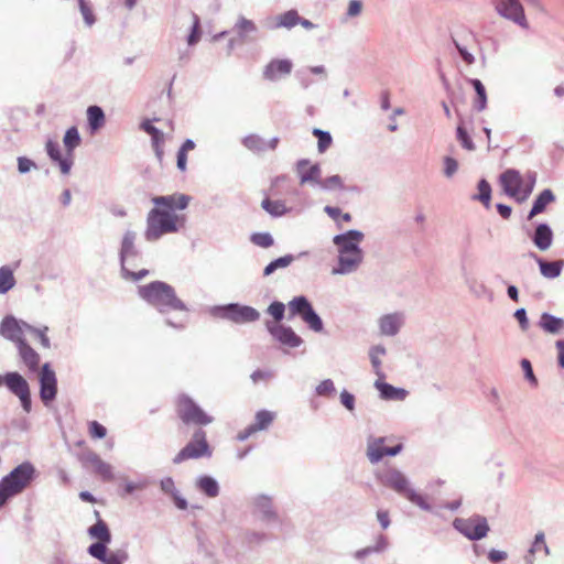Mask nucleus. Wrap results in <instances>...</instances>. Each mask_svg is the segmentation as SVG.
Here are the masks:
<instances>
[{
	"instance_id": "1",
	"label": "nucleus",
	"mask_w": 564,
	"mask_h": 564,
	"mask_svg": "<svg viewBox=\"0 0 564 564\" xmlns=\"http://www.w3.org/2000/svg\"><path fill=\"white\" fill-rule=\"evenodd\" d=\"M138 295L148 305L165 317V324L175 329H184L188 322V307L177 297L174 288L162 281H153L138 286Z\"/></svg>"
},
{
	"instance_id": "2",
	"label": "nucleus",
	"mask_w": 564,
	"mask_h": 564,
	"mask_svg": "<svg viewBox=\"0 0 564 564\" xmlns=\"http://www.w3.org/2000/svg\"><path fill=\"white\" fill-rule=\"evenodd\" d=\"M152 202L156 205L147 216V228L144 238L149 242H154L167 234L178 231L183 217L175 210H183L189 203V197L184 194L156 196Z\"/></svg>"
},
{
	"instance_id": "3",
	"label": "nucleus",
	"mask_w": 564,
	"mask_h": 564,
	"mask_svg": "<svg viewBox=\"0 0 564 564\" xmlns=\"http://www.w3.org/2000/svg\"><path fill=\"white\" fill-rule=\"evenodd\" d=\"M376 477L382 486L406 498L410 502L414 503L422 510H432V507L426 501L425 497L412 488L409 477L401 469L394 466H388L377 473Z\"/></svg>"
},
{
	"instance_id": "4",
	"label": "nucleus",
	"mask_w": 564,
	"mask_h": 564,
	"mask_svg": "<svg viewBox=\"0 0 564 564\" xmlns=\"http://www.w3.org/2000/svg\"><path fill=\"white\" fill-rule=\"evenodd\" d=\"M36 468L30 462H23L0 480V508L26 489L36 477Z\"/></svg>"
},
{
	"instance_id": "5",
	"label": "nucleus",
	"mask_w": 564,
	"mask_h": 564,
	"mask_svg": "<svg viewBox=\"0 0 564 564\" xmlns=\"http://www.w3.org/2000/svg\"><path fill=\"white\" fill-rule=\"evenodd\" d=\"M253 516L269 528H281L282 518L274 505L273 497L258 494L251 498Z\"/></svg>"
},
{
	"instance_id": "6",
	"label": "nucleus",
	"mask_w": 564,
	"mask_h": 564,
	"mask_svg": "<svg viewBox=\"0 0 564 564\" xmlns=\"http://www.w3.org/2000/svg\"><path fill=\"white\" fill-rule=\"evenodd\" d=\"M290 316H300L302 321L315 333H321L324 328L323 321L314 311L310 301L303 296H295L288 303Z\"/></svg>"
},
{
	"instance_id": "7",
	"label": "nucleus",
	"mask_w": 564,
	"mask_h": 564,
	"mask_svg": "<svg viewBox=\"0 0 564 564\" xmlns=\"http://www.w3.org/2000/svg\"><path fill=\"white\" fill-rule=\"evenodd\" d=\"M137 232L127 229L121 238L119 259L121 272H128V268H137L142 260L141 251L137 247Z\"/></svg>"
},
{
	"instance_id": "8",
	"label": "nucleus",
	"mask_w": 564,
	"mask_h": 564,
	"mask_svg": "<svg viewBox=\"0 0 564 564\" xmlns=\"http://www.w3.org/2000/svg\"><path fill=\"white\" fill-rule=\"evenodd\" d=\"M177 414L185 424L208 425L214 421L213 416L186 395L178 398Z\"/></svg>"
},
{
	"instance_id": "9",
	"label": "nucleus",
	"mask_w": 564,
	"mask_h": 564,
	"mask_svg": "<svg viewBox=\"0 0 564 564\" xmlns=\"http://www.w3.org/2000/svg\"><path fill=\"white\" fill-rule=\"evenodd\" d=\"M214 314L237 324L256 322L260 317V313L256 308L237 303L216 306Z\"/></svg>"
},
{
	"instance_id": "10",
	"label": "nucleus",
	"mask_w": 564,
	"mask_h": 564,
	"mask_svg": "<svg viewBox=\"0 0 564 564\" xmlns=\"http://www.w3.org/2000/svg\"><path fill=\"white\" fill-rule=\"evenodd\" d=\"M453 525L470 541L481 540L489 532L487 519L479 514H475L467 519L456 518Z\"/></svg>"
},
{
	"instance_id": "11",
	"label": "nucleus",
	"mask_w": 564,
	"mask_h": 564,
	"mask_svg": "<svg viewBox=\"0 0 564 564\" xmlns=\"http://www.w3.org/2000/svg\"><path fill=\"white\" fill-rule=\"evenodd\" d=\"M212 451L206 440V433L199 429L193 434L192 441L173 458V463L180 464L187 459H196L203 456L209 457Z\"/></svg>"
},
{
	"instance_id": "12",
	"label": "nucleus",
	"mask_w": 564,
	"mask_h": 564,
	"mask_svg": "<svg viewBox=\"0 0 564 564\" xmlns=\"http://www.w3.org/2000/svg\"><path fill=\"white\" fill-rule=\"evenodd\" d=\"M365 253H352L337 251L336 263L333 265L332 275H351L356 273L362 265Z\"/></svg>"
},
{
	"instance_id": "13",
	"label": "nucleus",
	"mask_w": 564,
	"mask_h": 564,
	"mask_svg": "<svg viewBox=\"0 0 564 564\" xmlns=\"http://www.w3.org/2000/svg\"><path fill=\"white\" fill-rule=\"evenodd\" d=\"M6 386L19 398L23 410L26 413L31 412L32 401L28 381L19 372H8L6 373Z\"/></svg>"
},
{
	"instance_id": "14",
	"label": "nucleus",
	"mask_w": 564,
	"mask_h": 564,
	"mask_svg": "<svg viewBox=\"0 0 564 564\" xmlns=\"http://www.w3.org/2000/svg\"><path fill=\"white\" fill-rule=\"evenodd\" d=\"M30 324L18 319L14 316H6L0 324V335L19 346L25 341V334L29 333Z\"/></svg>"
},
{
	"instance_id": "15",
	"label": "nucleus",
	"mask_w": 564,
	"mask_h": 564,
	"mask_svg": "<svg viewBox=\"0 0 564 564\" xmlns=\"http://www.w3.org/2000/svg\"><path fill=\"white\" fill-rule=\"evenodd\" d=\"M40 397L45 405L52 402L57 394V378L48 362L44 364L39 372Z\"/></svg>"
},
{
	"instance_id": "16",
	"label": "nucleus",
	"mask_w": 564,
	"mask_h": 564,
	"mask_svg": "<svg viewBox=\"0 0 564 564\" xmlns=\"http://www.w3.org/2000/svg\"><path fill=\"white\" fill-rule=\"evenodd\" d=\"M365 234L357 229H350L333 237V245L336 251L365 253L360 247Z\"/></svg>"
},
{
	"instance_id": "17",
	"label": "nucleus",
	"mask_w": 564,
	"mask_h": 564,
	"mask_svg": "<svg viewBox=\"0 0 564 564\" xmlns=\"http://www.w3.org/2000/svg\"><path fill=\"white\" fill-rule=\"evenodd\" d=\"M265 327L271 336L285 347L296 348L303 344V339L290 326L267 322Z\"/></svg>"
},
{
	"instance_id": "18",
	"label": "nucleus",
	"mask_w": 564,
	"mask_h": 564,
	"mask_svg": "<svg viewBox=\"0 0 564 564\" xmlns=\"http://www.w3.org/2000/svg\"><path fill=\"white\" fill-rule=\"evenodd\" d=\"M405 324V314L401 311L382 314L377 319L378 329L381 336H397Z\"/></svg>"
},
{
	"instance_id": "19",
	"label": "nucleus",
	"mask_w": 564,
	"mask_h": 564,
	"mask_svg": "<svg viewBox=\"0 0 564 564\" xmlns=\"http://www.w3.org/2000/svg\"><path fill=\"white\" fill-rule=\"evenodd\" d=\"M500 183L505 193L522 203L521 194L523 193L524 178L520 172L514 169H509L500 175Z\"/></svg>"
},
{
	"instance_id": "20",
	"label": "nucleus",
	"mask_w": 564,
	"mask_h": 564,
	"mask_svg": "<svg viewBox=\"0 0 564 564\" xmlns=\"http://www.w3.org/2000/svg\"><path fill=\"white\" fill-rule=\"evenodd\" d=\"M276 413L269 410H260L254 415V422L237 435L238 441L243 442L257 432L265 431L273 423Z\"/></svg>"
},
{
	"instance_id": "21",
	"label": "nucleus",
	"mask_w": 564,
	"mask_h": 564,
	"mask_svg": "<svg viewBox=\"0 0 564 564\" xmlns=\"http://www.w3.org/2000/svg\"><path fill=\"white\" fill-rule=\"evenodd\" d=\"M496 10L501 17L513 21L522 28H528L523 7L518 0H499Z\"/></svg>"
},
{
	"instance_id": "22",
	"label": "nucleus",
	"mask_w": 564,
	"mask_h": 564,
	"mask_svg": "<svg viewBox=\"0 0 564 564\" xmlns=\"http://www.w3.org/2000/svg\"><path fill=\"white\" fill-rule=\"evenodd\" d=\"M296 173L301 185L310 184L318 187L322 178V169L318 163L311 164L310 160L302 159L296 163Z\"/></svg>"
},
{
	"instance_id": "23",
	"label": "nucleus",
	"mask_w": 564,
	"mask_h": 564,
	"mask_svg": "<svg viewBox=\"0 0 564 564\" xmlns=\"http://www.w3.org/2000/svg\"><path fill=\"white\" fill-rule=\"evenodd\" d=\"M45 150L51 161L58 166L61 173L68 175L74 164L73 158L67 152L63 155L58 142L52 139L45 142Z\"/></svg>"
},
{
	"instance_id": "24",
	"label": "nucleus",
	"mask_w": 564,
	"mask_h": 564,
	"mask_svg": "<svg viewBox=\"0 0 564 564\" xmlns=\"http://www.w3.org/2000/svg\"><path fill=\"white\" fill-rule=\"evenodd\" d=\"M293 63L288 58L271 59L263 68V78L269 82H278L291 74Z\"/></svg>"
},
{
	"instance_id": "25",
	"label": "nucleus",
	"mask_w": 564,
	"mask_h": 564,
	"mask_svg": "<svg viewBox=\"0 0 564 564\" xmlns=\"http://www.w3.org/2000/svg\"><path fill=\"white\" fill-rule=\"evenodd\" d=\"M300 14L297 10L291 9L275 17H270L265 20V26L269 30L286 29L291 30L297 25Z\"/></svg>"
},
{
	"instance_id": "26",
	"label": "nucleus",
	"mask_w": 564,
	"mask_h": 564,
	"mask_svg": "<svg viewBox=\"0 0 564 564\" xmlns=\"http://www.w3.org/2000/svg\"><path fill=\"white\" fill-rule=\"evenodd\" d=\"M232 31L241 43H246L256 39L259 28L252 20L240 14L237 17Z\"/></svg>"
},
{
	"instance_id": "27",
	"label": "nucleus",
	"mask_w": 564,
	"mask_h": 564,
	"mask_svg": "<svg viewBox=\"0 0 564 564\" xmlns=\"http://www.w3.org/2000/svg\"><path fill=\"white\" fill-rule=\"evenodd\" d=\"M384 378H377L373 387L378 390L379 397L386 401H403L409 392L403 388H397L383 381Z\"/></svg>"
},
{
	"instance_id": "28",
	"label": "nucleus",
	"mask_w": 564,
	"mask_h": 564,
	"mask_svg": "<svg viewBox=\"0 0 564 564\" xmlns=\"http://www.w3.org/2000/svg\"><path fill=\"white\" fill-rule=\"evenodd\" d=\"M84 462L89 464L93 470L101 477L102 480L110 481L115 478L112 466L100 458L94 452H88L84 456Z\"/></svg>"
},
{
	"instance_id": "29",
	"label": "nucleus",
	"mask_w": 564,
	"mask_h": 564,
	"mask_svg": "<svg viewBox=\"0 0 564 564\" xmlns=\"http://www.w3.org/2000/svg\"><path fill=\"white\" fill-rule=\"evenodd\" d=\"M387 356V348L382 344H375L368 349V358L372 368V372L377 378H386L382 364L383 358Z\"/></svg>"
},
{
	"instance_id": "30",
	"label": "nucleus",
	"mask_w": 564,
	"mask_h": 564,
	"mask_svg": "<svg viewBox=\"0 0 564 564\" xmlns=\"http://www.w3.org/2000/svg\"><path fill=\"white\" fill-rule=\"evenodd\" d=\"M19 356L22 362L28 367V369L32 372L39 370L41 357L39 352L32 348L28 341H21L19 346H17Z\"/></svg>"
},
{
	"instance_id": "31",
	"label": "nucleus",
	"mask_w": 564,
	"mask_h": 564,
	"mask_svg": "<svg viewBox=\"0 0 564 564\" xmlns=\"http://www.w3.org/2000/svg\"><path fill=\"white\" fill-rule=\"evenodd\" d=\"M534 246L541 250L546 251L553 243V231L547 224H539L532 236Z\"/></svg>"
},
{
	"instance_id": "32",
	"label": "nucleus",
	"mask_w": 564,
	"mask_h": 564,
	"mask_svg": "<svg viewBox=\"0 0 564 564\" xmlns=\"http://www.w3.org/2000/svg\"><path fill=\"white\" fill-rule=\"evenodd\" d=\"M386 437H369L367 441V449L366 455L371 464H378L384 456L386 449L384 446Z\"/></svg>"
},
{
	"instance_id": "33",
	"label": "nucleus",
	"mask_w": 564,
	"mask_h": 564,
	"mask_svg": "<svg viewBox=\"0 0 564 564\" xmlns=\"http://www.w3.org/2000/svg\"><path fill=\"white\" fill-rule=\"evenodd\" d=\"M531 257L539 264L540 272L544 278L555 279V278L560 276V274L564 268V260H556V261L547 262L534 253H532Z\"/></svg>"
},
{
	"instance_id": "34",
	"label": "nucleus",
	"mask_w": 564,
	"mask_h": 564,
	"mask_svg": "<svg viewBox=\"0 0 564 564\" xmlns=\"http://www.w3.org/2000/svg\"><path fill=\"white\" fill-rule=\"evenodd\" d=\"M539 326L549 334H560L564 330V318L556 317L550 313H543L540 317Z\"/></svg>"
},
{
	"instance_id": "35",
	"label": "nucleus",
	"mask_w": 564,
	"mask_h": 564,
	"mask_svg": "<svg viewBox=\"0 0 564 564\" xmlns=\"http://www.w3.org/2000/svg\"><path fill=\"white\" fill-rule=\"evenodd\" d=\"M196 488L208 498H216L219 495L218 481L208 475L199 476L195 481Z\"/></svg>"
},
{
	"instance_id": "36",
	"label": "nucleus",
	"mask_w": 564,
	"mask_h": 564,
	"mask_svg": "<svg viewBox=\"0 0 564 564\" xmlns=\"http://www.w3.org/2000/svg\"><path fill=\"white\" fill-rule=\"evenodd\" d=\"M161 490L167 495H170L175 503V506L180 510H185L187 508V501L183 498L177 489L175 488L174 480L171 477H165L160 481Z\"/></svg>"
},
{
	"instance_id": "37",
	"label": "nucleus",
	"mask_w": 564,
	"mask_h": 564,
	"mask_svg": "<svg viewBox=\"0 0 564 564\" xmlns=\"http://www.w3.org/2000/svg\"><path fill=\"white\" fill-rule=\"evenodd\" d=\"M87 121L88 127L91 133L97 132L105 126L106 117L101 107L99 106H89L87 108Z\"/></svg>"
},
{
	"instance_id": "38",
	"label": "nucleus",
	"mask_w": 564,
	"mask_h": 564,
	"mask_svg": "<svg viewBox=\"0 0 564 564\" xmlns=\"http://www.w3.org/2000/svg\"><path fill=\"white\" fill-rule=\"evenodd\" d=\"M17 284L14 271L10 265L0 267V295L7 294Z\"/></svg>"
},
{
	"instance_id": "39",
	"label": "nucleus",
	"mask_w": 564,
	"mask_h": 564,
	"mask_svg": "<svg viewBox=\"0 0 564 564\" xmlns=\"http://www.w3.org/2000/svg\"><path fill=\"white\" fill-rule=\"evenodd\" d=\"M555 199L551 189H544L535 198L533 206L528 215V219H532L538 214L542 213L545 207Z\"/></svg>"
},
{
	"instance_id": "40",
	"label": "nucleus",
	"mask_w": 564,
	"mask_h": 564,
	"mask_svg": "<svg viewBox=\"0 0 564 564\" xmlns=\"http://www.w3.org/2000/svg\"><path fill=\"white\" fill-rule=\"evenodd\" d=\"M464 282L469 293L476 299H482L490 293L485 283L474 276L465 275Z\"/></svg>"
},
{
	"instance_id": "41",
	"label": "nucleus",
	"mask_w": 564,
	"mask_h": 564,
	"mask_svg": "<svg viewBox=\"0 0 564 564\" xmlns=\"http://www.w3.org/2000/svg\"><path fill=\"white\" fill-rule=\"evenodd\" d=\"M88 534L91 539L102 542H111V533L105 521L98 520L94 525L88 528Z\"/></svg>"
},
{
	"instance_id": "42",
	"label": "nucleus",
	"mask_w": 564,
	"mask_h": 564,
	"mask_svg": "<svg viewBox=\"0 0 564 564\" xmlns=\"http://www.w3.org/2000/svg\"><path fill=\"white\" fill-rule=\"evenodd\" d=\"M82 142L80 134L78 132V129L76 127H70L66 130L64 138H63V144L65 147L66 152L73 158L74 150L79 147Z\"/></svg>"
},
{
	"instance_id": "43",
	"label": "nucleus",
	"mask_w": 564,
	"mask_h": 564,
	"mask_svg": "<svg viewBox=\"0 0 564 564\" xmlns=\"http://www.w3.org/2000/svg\"><path fill=\"white\" fill-rule=\"evenodd\" d=\"M469 83L473 85L477 95V98L475 100V108L478 111L485 110L487 107V94L484 84L477 78L469 79Z\"/></svg>"
},
{
	"instance_id": "44",
	"label": "nucleus",
	"mask_w": 564,
	"mask_h": 564,
	"mask_svg": "<svg viewBox=\"0 0 564 564\" xmlns=\"http://www.w3.org/2000/svg\"><path fill=\"white\" fill-rule=\"evenodd\" d=\"M195 149V142L192 139H186L177 151V169L182 172L187 169V152Z\"/></svg>"
},
{
	"instance_id": "45",
	"label": "nucleus",
	"mask_w": 564,
	"mask_h": 564,
	"mask_svg": "<svg viewBox=\"0 0 564 564\" xmlns=\"http://www.w3.org/2000/svg\"><path fill=\"white\" fill-rule=\"evenodd\" d=\"M294 261V256L286 254L271 261L263 270V275L269 276L279 269L288 268Z\"/></svg>"
},
{
	"instance_id": "46",
	"label": "nucleus",
	"mask_w": 564,
	"mask_h": 564,
	"mask_svg": "<svg viewBox=\"0 0 564 564\" xmlns=\"http://www.w3.org/2000/svg\"><path fill=\"white\" fill-rule=\"evenodd\" d=\"M242 144L252 152H263L267 150V142L258 134H249L242 139Z\"/></svg>"
},
{
	"instance_id": "47",
	"label": "nucleus",
	"mask_w": 564,
	"mask_h": 564,
	"mask_svg": "<svg viewBox=\"0 0 564 564\" xmlns=\"http://www.w3.org/2000/svg\"><path fill=\"white\" fill-rule=\"evenodd\" d=\"M262 208L272 216H282L286 213V207L281 200H271L269 198L262 200Z\"/></svg>"
},
{
	"instance_id": "48",
	"label": "nucleus",
	"mask_w": 564,
	"mask_h": 564,
	"mask_svg": "<svg viewBox=\"0 0 564 564\" xmlns=\"http://www.w3.org/2000/svg\"><path fill=\"white\" fill-rule=\"evenodd\" d=\"M318 188L323 191H336V189H344V181L341 176L339 175H332L326 178H321V182L318 184Z\"/></svg>"
},
{
	"instance_id": "49",
	"label": "nucleus",
	"mask_w": 564,
	"mask_h": 564,
	"mask_svg": "<svg viewBox=\"0 0 564 564\" xmlns=\"http://www.w3.org/2000/svg\"><path fill=\"white\" fill-rule=\"evenodd\" d=\"M109 543L110 542L96 541L88 546L87 552L94 558L102 562L106 560L107 546Z\"/></svg>"
},
{
	"instance_id": "50",
	"label": "nucleus",
	"mask_w": 564,
	"mask_h": 564,
	"mask_svg": "<svg viewBox=\"0 0 564 564\" xmlns=\"http://www.w3.org/2000/svg\"><path fill=\"white\" fill-rule=\"evenodd\" d=\"M313 135L318 139L317 149L319 153H324L332 145L333 139L329 132L314 128Z\"/></svg>"
},
{
	"instance_id": "51",
	"label": "nucleus",
	"mask_w": 564,
	"mask_h": 564,
	"mask_svg": "<svg viewBox=\"0 0 564 564\" xmlns=\"http://www.w3.org/2000/svg\"><path fill=\"white\" fill-rule=\"evenodd\" d=\"M48 326L44 325L42 327H34L30 325L29 333L39 338L41 346L44 349H50L52 347L51 340L47 336Z\"/></svg>"
},
{
	"instance_id": "52",
	"label": "nucleus",
	"mask_w": 564,
	"mask_h": 564,
	"mask_svg": "<svg viewBox=\"0 0 564 564\" xmlns=\"http://www.w3.org/2000/svg\"><path fill=\"white\" fill-rule=\"evenodd\" d=\"M542 542V531L538 532L534 535V540L528 550V552L523 556V564H535V554L539 551V544Z\"/></svg>"
},
{
	"instance_id": "53",
	"label": "nucleus",
	"mask_w": 564,
	"mask_h": 564,
	"mask_svg": "<svg viewBox=\"0 0 564 564\" xmlns=\"http://www.w3.org/2000/svg\"><path fill=\"white\" fill-rule=\"evenodd\" d=\"M193 24L189 35L187 36V44L195 45L199 42L202 31H200V20L196 13H192Z\"/></svg>"
},
{
	"instance_id": "54",
	"label": "nucleus",
	"mask_w": 564,
	"mask_h": 564,
	"mask_svg": "<svg viewBox=\"0 0 564 564\" xmlns=\"http://www.w3.org/2000/svg\"><path fill=\"white\" fill-rule=\"evenodd\" d=\"M479 194L475 196V199H478L484 205L489 206L490 197H491V187L486 180H480L478 183Z\"/></svg>"
},
{
	"instance_id": "55",
	"label": "nucleus",
	"mask_w": 564,
	"mask_h": 564,
	"mask_svg": "<svg viewBox=\"0 0 564 564\" xmlns=\"http://www.w3.org/2000/svg\"><path fill=\"white\" fill-rule=\"evenodd\" d=\"M251 242L261 248H269L273 246V237L269 232H256L251 235Z\"/></svg>"
},
{
	"instance_id": "56",
	"label": "nucleus",
	"mask_w": 564,
	"mask_h": 564,
	"mask_svg": "<svg viewBox=\"0 0 564 564\" xmlns=\"http://www.w3.org/2000/svg\"><path fill=\"white\" fill-rule=\"evenodd\" d=\"M77 2H78L79 11L83 15L85 24L88 28L93 26L96 19H95V15L91 11L89 3L86 0H77Z\"/></svg>"
},
{
	"instance_id": "57",
	"label": "nucleus",
	"mask_w": 564,
	"mask_h": 564,
	"mask_svg": "<svg viewBox=\"0 0 564 564\" xmlns=\"http://www.w3.org/2000/svg\"><path fill=\"white\" fill-rule=\"evenodd\" d=\"M335 391V384L332 379H324L315 388V392L319 397H332Z\"/></svg>"
},
{
	"instance_id": "58",
	"label": "nucleus",
	"mask_w": 564,
	"mask_h": 564,
	"mask_svg": "<svg viewBox=\"0 0 564 564\" xmlns=\"http://www.w3.org/2000/svg\"><path fill=\"white\" fill-rule=\"evenodd\" d=\"M267 312L274 318L273 323H279L284 317L285 305L282 302L274 301L269 305Z\"/></svg>"
},
{
	"instance_id": "59",
	"label": "nucleus",
	"mask_w": 564,
	"mask_h": 564,
	"mask_svg": "<svg viewBox=\"0 0 564 564\" xmlns=\"http://www.w3.org/2000/svg\"><path fill=\"white\" fill-rule=\"evenodd\" d=\"M520 366H521V368L523 370L525 380L532 387H536L538 386V378L535 377V375L533 372V368H532L531 361L529 359L523 358L520 361Z\"/></svg>"
},
{
	"instance_id": "60",
	"label": "nucleus",
	"mask_w": 564,
	"mask_h": 564,
	"mask_svg": "<svg viewBox=\"0 0 564 564\" xmlns=\"http://www.w3.org/2000/svg\"><path fill=\"white\" fill-rule=\"evenodd\" d=\"M456 137L464 149H466L468 151L475 150V144H474L471 138L469 137L467 131L462 126L457 127Z\"/></svg>"
},
{
	"instance_id": "61",
	"label": "nucleus",
	"mask_w": 564,
	"mask_h": 564,
	"mask_svg": "<svg viewBox=\"0 0 564 564\" xmlns=\"http://www.w3.org/2000/svg\"><path fill=\"white\" fill-rule=\"evenodd\" d=\"M443 165H444L443 173H444V176L447 178L453 177L456 174V172L458 171V162H457V160H455L452 156H444Z\"/></svg>"
},
{
	"instance_id": "62",
	"label": "nucleus",
	"mask_w": 564,
	"mask_h": 564,
	"mask_svg": "<svg viewBox=\"0 0 564 564\" xmlns=\"http://www.w3.org/2000/svg\"><path fill=\"white\" fill-rule=\"evenodd\" d=\"M128 555L124 551L117 550L110 553H107L106 560L102 561L104 564H123Z\"/></svg>"
},
{
	"instance_id": "63",
	"label": "nucleus",
	"mask_w": 564,
	"mask_h": 564,
	"mask_svg": "<svg viewBox=\"0 0 564 564\" xmlns=\"http://www.w3.org/2000/svg\"><path fill=\"white\" fill-rule=\"evenodd\" d=\"M135 268H128V272H121V276L124 280H130L133 282L140 281L149 274V270L142 269L139 271H134Z\"/></svg>"
},
{
	"instance_id": "64",
	"label": "nucleus",
	"mask_w": 564,
	"mask_h": 564,
	"mask_svg": "<svg viewBox=\"0 0 564 564\" xmlns=\"http://www.w3.org/2000/svg\"><path fill=\"white\" fill-rule=\"evenodd\" d=\"M341 405L349 412L355 411V395L347 390H343L339 395Z\"/></svg>"
}]
</instances>
